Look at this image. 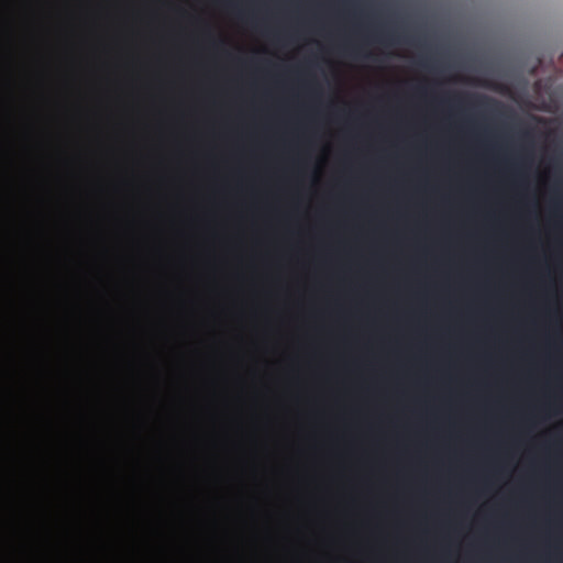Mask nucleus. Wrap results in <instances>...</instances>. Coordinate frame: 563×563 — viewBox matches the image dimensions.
Returning a JSON list of instances; mask_svg holds the SVG:
<instances>
[{"label":"nucleus","instance_id":"nucleus-1","mask_svg":"<svg viewBox=\"0 0 563 563\" xmlns=\"http://www.w3.org/2000/svg\"><path fill=\"white\" fill-rule=\"evenodd\" d=\"M377 40L383 44L391 45L397 42L395 33L391 31H380L377 33Z\"/></svg>","mask_w":563,"mask_h":563},{"label":"nucleus","instance_id":"nucleus-2","mask_svg":"<svg viewBox=\"0 0 563 563\" xmlns=\"http://www.w3.org/2000/svg\"><path fill=\"white\" fill-rule=\"evenodd\" d=\"M352 52H353V54H354L355 56H360V55H362V49H361L360 47H357V46H354V47L352 48ZM363 56H364V54H363ZM365 57H367V55H365Z\"/></svg>","mask_w":563,"mask_h":563},{"label":"nucleus","instance_id":"nucleus-3","mask_svg":"<svg viewBox=\"0 0 563 563\" xmlns=\"http://www.w3.org/2000/svg\"><path fill=\"white\" fill-rule=\"evenodd\" d=\"M421 64H422L424 67H428V63H427V62H421Z\"/></svg>","mask_w":563,"mask_h":563}]
</instances>
